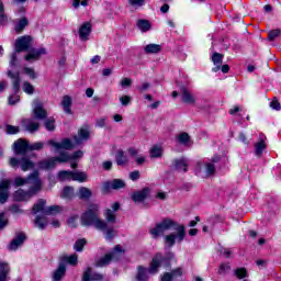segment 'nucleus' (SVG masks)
I'll return each mask as SVG.
<instances>
[{
	"label": "nucleus",
	"instance_id": "48",
	"mask_svg": "<svg viewBox=\"0 0 281 281\" xmlns=\"http://www.w3.org/2000/svg\"><path fill=\"white\" fill-rule=\"evenodd\" d=\"M281 31L280 30H273L268 33V41H276L278 36H280Z\"/></svg>",
	"mask_w": 281,
	"mask_h": 281
},
{
	"label": "nucleus",
	"instance_id": "15",
	"mask_svg": "<svg viewBox=\"0 0 281 281\" xmlns=\"http://www.w3.org/2000/svg\"><path fill=\"white\" fill-rule=\"evenodd\" d=\"M34 227H37V229H45L47 225H49V216L47 213H41L40 215L35 216L34 221Z\"/></svg>",
	"mask_w": 281,
	"mask_h": 281
},
{
	"label": "nucleus",
	"instance_id": "53",
	"mask_svg": "<svg viewBox=\"0 0 281 281\" xmlns=\"http://www.w3.org/2000/svg\"><path fill=\"white\" fill-rule=\"evenodd\" d=\"M104 217L108 223H115V213L113 212H106L104 214Z\"/></svg>",
	"mask_w": 281,
	"mask_h": 281
},
{
	"label": "nucleus",
	"instance_id": "16",
	"mask_svg": "<svg viewBox=\"0 0 281 281\" xmlns=\"http://www.w3.org/2000/svg\"><path fill=\"white\" fill-rule=\"evenodd\" d=\"M126 182L122 179H113L111 181H106L103 183L104 190H122V188H125Z\"/></svg>",
	"mask_w": 281,
	"mask_h": 281
},
{
	"label": "nucleus",
	"instance_id": "38",
	"mask_svg": "<svg viewBox=\"0 0 281 281\" xmlns=\"http://www.w3.org/2000/svg\"><path fill=\"white\" fill-rule=\"evenodd\" d=\"M74 187H65L61 192V199H74Z\"/></svg>",
	"mask_w": 281,
	"mask_h": 281
},
{
	"label": "nucleus",
	"instance_id": "64",
	"mask_svg": "<svg viewBox=\"0 0 281 281\" xmlns=\"http://www.w3.org/2000/svg\"><path fill=\"white\" fill-rule=\"evenodd\" d=\"M160 281H172V274L170 272L165 273Z\"/></svg>",
	"mask_w": 281,
	"mask_h": 281
},
{
	"label": "nucleus",
	"instance_id": "55",
	"mask_svg": "<svg viewBox=\"0 0 281 281\" xmlns=\"http://www.w3.org/2000/svg\"><path fill=\"white\" fill-rule=\"evenodd\" d=\"M45 212H63V206L60 205H52L48 206Z\"/></svg>",
	"mask_w": 281,
	"mask_h": 281
},
{
	"label": "nucleus",
	"instance_id": "18",
	"mask_svg": "<svg viewBox=\"0 0 281 281\" xmlns=\"http://www.w3.org/2000/svg\"><path fill=\"white\" fill-rule=\"evenodd\" d=\"M33 194H36V192H31V189H29V191H24L23 189H20L13 193V200L30 201Z\"/></svg>",
	"mask_w": 281,
	"mask_h": 281
},
{
	"label": "nucleus",
	"instance_id": "22",
	"mask_svg": "<svg viewBox=\"0 0 281 281\" xmlns=\"http://www.w3.org/2000/svg\"><path fill=\"white\" fill-rule=\"evenodd\" d=\"M102 278V274L93 273V270L89 267L83 271L82 281H100Z\"/></svg>",
	"mask_w": 281,
	"mask_h": 281
},
{
	"label": "nucleus",
	"instance_id": "54",
	"mask_svg": "<svg viewBox=\"0 0 281 281\" xmlns=\"http://www.w3.org/2000/svg\"><path fill=\"white\" fill-rule=\"evenodd\" d=\"M24 74H26V76H29L30 78H32V80H34V78H36V72L34 71L33 68H24Z\"/></svg>",
	"mask_w": 281,
	"mask_h": 281
},
{
	"label": "nucleus",
	"instance_id": "6",
	"mask_svg": "<svg viewBox=\"0 0 281 281\" xmlns=\"http://www.w3.org/2000/svg\"><path fill=\"white\" fill-rule=\"evenodd\" d=\"M13 184L15 188H21V186H31V192H40L43 183L41 182V178H38V171H33L29 177H15L13 180Z\"/></svg>",
	"mask_w": 281,
	"mask_h": 281
},
{
	"label": "nucleus",
	"instance_id": "46",
	"mask_svg": "<svg viewBox=\"0 0 281 281\" xmlns=\"http://www.w3.org/2000/svg\"><path fill=\"white\" fill-rule=\"evenodd\" d=\"M128 4L132 8H142V5H146V0H127Z\"/></svg>",
	"mask_w": 281,
	"mask_h": 281
},
{
	"label": "nucleus",
	"instance_id": "35",
	"mask_svg": "<svg viewBox=\"0 0 281 281\" xmlns=\"http://www.w3.org/2000/svg\"><path fill=\"white\" fill-rule=\"evenodd\" d=\"M47 205V200L40 199L33 205V212H45V206Z\"/></svg>",
	"mask_w": 281,
	"mask_h": 281
},
{
	"label": "nucleus",
	"instance_id": "40",
	"mask_svg": "<svg viewBox=\"0 0 281 281\" xmlns=\"http://www.w3.org/2000/svg\"><path fill=\"white\" fill-rule=\"evenodd\" d=\"M64 260H65V262H68V265L76 267V265H78V255L74 254L70 256H65Z\"/></svg>",
	"mask_w": 281,
	"mask_h": 281
},
{
	"label": "nucleus",
	"instance_id": "52",
	"mask_svg": "<svg viewBox=\"0 0 281 281\" xmlns=\"http://www.w3.org/2000/svg\"><path fill=\"white\" fill-rule=\"evenodd\" d=\"M171 278H181L183 276V270L181 268L173 269L171 272Z\"/></svg>",
	"mask_w": 281,
	"mask_h": 281
},
{
	"label": "nucleus",
	"instance_id": "20",
	"mask_svg": "<svg viewBox=\"0 0 281 281\" xmlns=\"http://www.w3.org/2000/svg\"><path fill=\"white\" fill-rule=\"evenodd\" d=\"M22 126L29 133H36V131H38V128H41V124L38 122H34V120H32V119L22 120Z\"/></svg>",
	"mask_w": 281,
	"mask_h": 281
},
{
	"label": "nucleus",
	"instance_id": "21",
	"mask_svg": "<svg viewBox=\"0 0 281 281\" xmlns=\"http://www.w3.org/2000/svg\"><path fill=\"white\" fill-rule=\"evenodd\" d=\"M91 22H85L79 29V38L80 41H89V34H91L92 30Z\"/></svg>",
	"mask_w": 281,
	"mask_h": 281
},
{
	"label": "nucleus",
	"instance_id": "63",
	"mask_svg": "<svg viewBox=\"0 0 281 281\" xmlns=\"http://www.w3.org/2000/svg\"><path fill=\"white\" fill-rule=\"evenodd\" d=\"M270 106L271 109H273L274 111H280L281 109V105H280V102L273 100L272 102H270Z\"/></svg>",
	"mask_w": 281,
	"mask_h": 281
},
{
	"label": "nucleus",
	"instance_id": "50",
	"mask_svg": "<svg viewBox=\"0 0 281 281\" xmlns=\"http://www.w3.org/2000/svg\"><path fill=\"white\" fill-rule=\"evenodd\" d=\"M8 226V217H5V213H0V229Z\"/></svg>",
	"mask_w": 281,
	"mask_h": 281
},
{
	"label": "nucleus",
	"instance_id": "8",
	"mask_svg": "<svg viewBox=\"0 0 281 281\" xmlns=\"http://www.w3.org/2000/svg\"><path fill=\"white\" fill-rule=\"evenodd\" d=\"M7 76L12 80L13 94L9 97V104L14 105L21 100L19 91H21V75L8 70Z\"/></svg>",
	"mask_w": 281,
	"mask_h": 281
},
{
	"label": "nucleus",
	"instance_id": "4",
	"mask_svg": "<svg viewBox=\"0 0 281 281\" xmlns=\"http://www.w3.org/2000/svg\"><path fill=\"white\" fill-rule=\"evenodd\" d=\"M90 137L89 130L80 128L78 131V136L74 137V142L69 138H64L60 143L50 139L47 142L48 146L54 148L55 153H60L61 150H71L75 146H80L83 142H87Z\"/></svg>",
	"mask_w": 281,
	"mask_h": 281
},
{
	"label": "nucleus",
	"instance_id": "34",
	"mask_svg": "<svg viewBox=\"0 0 281 281\" xmlns=\"http://www.w3.org/2000/svg\"><path fill=\"white\" fill-rule=\"evenodd\" d=\"M145 54H159L161 52V45L159 44H148L145 46Z\"/></svg>",
	"mask_w": 281,
	"mask_h": 281
},
{
	"label": "nucleus",
	"instance_id": "36",
	"mask_svg": "<svg viewBox=\"0 0 281 281\" xmlns=\"http://www.w3.org/2000/svg\"><path fill=\"white\" fill-rule=\"evenodd\" d=\"M72 181L85 183V181H87V173L82 171H72Z\"/></svg>",
	"mask_w": 281,
	"mask_h": 281
},
{
	"label": "nucleus",
	"instance_id": "57",
	"mask_svg": "<svg viewBox=\"0 0 281 281\" xmlns=\"http://www.w3.org/2000/svg\"><path fill=\"white\" fill-rule=\"evenodd\" d=\"M120 102L123 106H128V104L131 103V97L123 95L120 98Z\"/></svg>",
	"mask_w": 281,
	"mask_h": 281
},
{
	"label": "nucleus",
	"instance_id": "24",
	"mask_svg": "<svg viewBox=\"0 0 281 281\" xmlns=\"http://www.w3.org/2000/svg\"><path fill=\"white\" fill-rule=\"evenodd\" d=\"M92 195H93V192L91 191V189L86 188V187L79 188V190L77 192V196L81 201H89V199H91Z\"/></svg>",
	"mask_w": 281,
	"mask_h": 281
},
{
	"label": "nucleus",
	"instance_id": "44",
	"mask_svg": "<svg viewBox=\"0 0 281 281\" xmlns=\"http://www.w3.org/2000/svg\"><path fill=\"white\" fill-rule=\"evenodd\" d=\"M235 276L238 280H243V278H247V269L245 268H237L235 270Z\"/></svg>",
	"mask_w": 281,
	"mask_h": 281
},
{
	"label": "nucleus",
	"instance_id": "47",
	"mask_svg": "<svg viewBox=\"0 0 281 281\" xmlns=\"http://www.w3.org/2000/svg\"><path fill=\"white\" fill-rule=\"evenodd\" d=\"M85 245H87V240L86 239L77 240L75 246H74L75 251H82Z\"/></svg>",
	"mask_w": 281,
	"mask_h": 281
},
{
	"label": "nucleus",
	"instance_id": "2",
	"mask_svg": "<svg viewBox=\"0 0 281 281\" xmlns=\"http://www.w3.org/2000/svg\"><path fill=\"white\" fill-rule=\"evenodd\" d=\"M32 47V37L30 36H22L15 41V50L10 57V66L16 67V54L21 52H27L24 59L26 63H34L40 60L42 56L47 54V50L43 47L41 48H31Z\"/></svg>",
	"mask_w": 281,
	"mask_h": 281
},
{
	"label": "nucleus",
	"instance_id": "42",
	"mask_svg": "<svg viewBox=\"0 0 281 281\" xmlns=\"http://www.w3.org/2000/svg\"><path fill=\"white\" fill-rule=\"evenodd\" d=\"M205 172H206V177H212V175H214V172H216V166H214L213 162H206L205 164Z\"/></svg>",
	"mask_w": 281,
	"mask_h": 281
},
{
	"label": "nucleus",
	"instance_id": "7",
	"mask_svg": "<svg viewBox=\"0 0 281 281\" xmlns=\"http://www.w3.org/2000/svg\"><path fill=\"white\" fill-rule=\"evenodd\" d=\"M71 157L68 153H61L58 157H50L38 162L40 170H54L56 168V162L67 164Z\"/></svg>",
	"mask_w": 281,
	"mask_h": 281
},
{
	"label": "nucleus",
	"instance_id": "29",
	"mask_svg": "<svg viewBox=\"0 0 281 281\" xmlns=\"http://www.w3.org/2000/svg\"><path fill=\"white\" fill-rule=\"evenodd\" d=\"M61 106L64 109V112H66L68 115H71V97L64 95L61 100Z\"/></svg>",
	"mask_w": 281,
	"mask_h": 281
},
{
	"label": "nucleus",
	"instance_id": "25",
	"mask_svg": "<svg viewBox=\"0 0 281 281\" xmlns=\"http://www.w3.org/2000/svg\"><path fill=\"white\" fill-rule=\"evenodd\" d=\"M212 63L215 65L212 71H214V74H216V71H221V65H223V54L213 53Z\"/></svg>",
	"mask_w": 281,
	"mask_h": 281
},
{
	"label": "nucleus",
	"instance_id": "23",
	"mask_svg": "<svg viewBox=\"0 0 281 281\" xmlns=\"http://www.w3.org/2000/svg\"><path fill=\"white\" fill-rule=\"evenodd\" d=\"M181 95L184 104H195L196 99L194 98V94L188 90V88H181Z\"/></svg>",
	"mask_w": 281,
	"mask_h": 281
},
{
	"label": "nucleus",
	"instance_id": "49",
	"mask_svg": "<svg viewBox=\"0 0 281 281\" xmlns=\"http://www.w3.org/2000/svg\"><path fill=\"white\" fill-rule=\"evenodd\" d=\"M229 269H232L229 263H222V265H220L218 273L221 276H223V273H227V271H229Z\"/></svg>",
	"mask_w": 281,
	"mask_h": 281
},
{
	"label": "nucleus",
	"instance_id": "31",
	"mask_svg": "<svg viewBox=\"0 0 281 281\" xmlns=\"http://www.w3.org/2000/svg\"><path fill=\"white\" fill-rule=\"evenodd\" d=\"M265 148H267V144L265 143V138H261L259 142L255 144V155L257 157H262Z\"/></svg>",
	"mask_w": 281,
	"mask_h": 281
},
{
	"label": "nucleus",
	"instance_id": "19",
	"mask_svg": "<svg viewBox=\"0 0 281 281\" xmlns=\"http://www.w3.org/2000/svg\"><path fill=\"white\" fill-rule=\"evenodd\" d=\"M172 166L175 170H178V172H187L188 166H190V161L187 158H178L175 159L172 162Z\"/></svg>",
	"mask_w": 281,
	"mask_h": 281
},
{
	"label": "nucleus",
	"instance_id": "56",
	"mask_svg": "<svg viewBox=\"0 0 281 281\" xmlns=\"http://www.w3.org/2000/svg\"><path fill=\"white\" fill-rule=\"evenodd\" d=\"M69 227H77L78 225V216H71L68 218Z\"/></svg>",
	"mask_w": 281,
	"mask_h": 281
},
{
	"label": "nucleus",
	"instance_id": "26",
	"mask_svg": "<svg viewBox=\"0 0 281 281\" xmlns=\"http://www.w3.org/2000/svg\"><path fill=\"white\" fill-rule=\"evenodd\" d=\"M10 265L0 262V281L10 280Z\"/></svg>",
	"mask_w": 281,
	"mask_h": 281
},
{
	"label": "nucleus",
	"instance_id": "33",
	"mask_svg": "<svg viewBox=\"0 0 281 281\" xmlns=\"http://www.w3.org/2000/svg\"><path fill=\"white\" fill-rule=\"evenodd\" d=\"M161 155H164V149L161 148V146L159 145H155L154 147H151V149L149 150V157L151 159H159V157H161Z\"/></svg>",
	"mask_w": 281,
	"mask_h": 281
},
{
	"label": "nucleus",
	"instance_id": "5",
	"mask_svg": "<svg viewBox=\"0 0 281 281\" xmlns=\"http://www.w3.org/2000/svg\"><path fill=\"white\" fill-rule=\"evenodd\" d=\"M161 262H164V256L161 254H157L150 261L149 268L146 269L143 266H138L136 280L137 281H148V273L155 276V273H159V267H161Z\"/></svg>",
	"mask_w": 281,
	"mask_h": 281
},
{
	"label": "nucleus",
	"instance_id": "13",
	"mask_svg": "<svg viewBox=\"0 0 281 281\" xmlns=\"http://www.w3.org/2000/svg\"><path fill=\"white\" fill-rule=\"evenodd\" d=\"M13 150L16 155H22L25 157L27 155V150H30V142L19 139L13 144Z\"/></svg>",
	"mask_w": 281,
	"mask_h": 281
},
{
	"label": "nucleus",
	"instance_id": "41",
	"mask_svg": "<svg viewBox=\"0 0 281 281\" xmlns=\"http://www.w3.org/2000/svg\"><path fill=\"white\" fill-rule=\"evenodd\" d=\"M22 91H24V93H27V95H33L34 86H32V83H30L29 81H25L22 86Z\"/></svg>",
	"mask_w": 281,
	"mask_h": 281
},
{
	"label": "nucleus",
	"instance_id": "11",
	"mask_svg": "<svg viewBox=\"0 0 281 281\" xmlns=\"http://www.w3.org/2000/svg\"><path fill=\"white\" fill-rule=\"evenodd\" d=\"M9 166H11V168H19L20 166L23 172H27V170H32V168H34V162L26 157H22L20 160L16 158H10Z\"/></svg>",
	"mask_w": 281,
	"mask_h": 281
},
{
	"label": "nucleus",
	"instance_id": "45",
	"mask_svg": "<svg viewBox=\"0 0 281 281\" xmlns=\"http://www.w3.org/2000/svg\"><path fill=\"white\" fill-rule=\"evenodd\" d=\"M56 120L48 119L45 121V128L46 131H55L56 130Z\"/></svg>",
	"mask_w": 281,
	"mask_h": 281
},
{
	"label": "nucleus",
	"instance_id": "10",
	"mask_svg": "<svg viewBox=\"0 0 281 281\" xmlns=\"http://www.w3.org/2000/svg\"><path fill=\"white\" fill-rule=\"evenodd\" d=\"M122 252H123L122 246L116 245L112 252L105 255L103 258H101L97 262V267H106V265H111V260H119L120 259V255Z\"/></svg>",
	"mask_w": 281,
	"mask_h": 281
},
{
	"label": "nucleus",
	"instance_id": "43",
	"mask_svg": "<svg viewBox=\"0 0 281 281\" xmlns=\"http://www.w3.org/2000/svg\"><path fill=\"white\" fill-rule=\"evenodd\" d=\"M44 146H45V143L43 142H37L33 144L29 143V150H43Z\"/></svg>",
	"mask_w": 281,
	"mask_h": 281
},
{
	"label": "nucleus",
	"instance_id": "62",
	"mask_svg": "<svg viewBox=\"0 0 281 281\" xmlns=\"http://www.w3.org/2000/svg\"><path fill=\"white\" fill-rule=\"evenodd\" d=\"M133 85V80H131L130 78H124L121 81V87H131Z\"/></svg>",
	"mask_w": 281,
	"mask_h": 281
},
{
	"label": "nucleus",
	"instance_id": "14",
	"mask_svg": "<svg viewBox=\"0 0 281 281\" xmlns=\"http://www.w3.org/2000/svg\"><path fill=\"white\" fill-rule=\"evenodd\" d=\"M10 198V180H2L0 182V205L8 202Z\"/></svg>",
	"mask_w": 281,
	"mask_h": 281
},
{
	"label": "nucleus",
	"instance_id": "59",
	"mask_svg": "<svg viewBox=\"0 0 281 281\" xmlns=\"http://www.w3.org/2000/svg\"><path fill=\"white\" fill-rule=\"evenodd\" d=\"M83 153L81 150L75 151L72 155L68 156L70 157L69 161H71V159H80V157H82Z\"/></svg>",
	"mask_w": 281,
	"mask_h": 281
},
{
	"label": "nucleus",
	"instance_id": "37",
	"mask_svg": "<svg viewBox=\"0 0 281 281\" xmlns=\"http://www.w3.org/2000/svg\"><path fill=\"white\" fill-rule=\"evenodd\" d=\"M29 23L30 22L27 21V18H22L21 20H19L18 24L15 25V32L18 33L23 32V30L27 27Z\"/></svg>",
	"mask_w": 281,
	"mask_h": 281
},
{
	"label": "nucleus",
	"instance_id": "51",
	"mask_svg": "<svg viewBox=\"0 0 281 281\" xmlns=\"http://www.w3.org/2000/svg\"><path fill=\"white\" fill-rule=\"evenodd\" d=\"M7 133L9 135H16V133H19V126L7 125Z\"/></svg>",
	"mask_w": 281,
	"mask_h": 281
},
{
	"label": "nucleus",
	"instance_id": "32",
	"mask_svg": "<svg viewBox=\"0 0 281 281\" xmlns=\"http://www.w3.org/2000/svg\"><path fill=\"white\" fill-rule=\"evenodd\" d=\"M136 25L138 30H140V32L143 33L148 32V30L153 27V25L150 24V21L144 20V19L137 20Z\"/></svg>",
	"mask_w": 281,
	"mask_h": 281
},
{
	"label": "nucleus",
	"instance_id": "60",
	"mask_svg": "<svg viewBox=\"0 0 281 281\" xmlns=\"http://www.w3.org/2000/svg\"><path fill=\"white\" fill-rule=\"evenodd\" d=\"M100 210V205L95 203H90L88 206V212H98Z\"/></svg>",
	"mask_w": 281,
	"mask_h": 281
},
{
	"label": "nucleus",
	"instance_id": "39",
	"mask_svg": "<svg viewBox=\"0 0 281 281\" xmlns=\"http://www.w3.org/2000/svg\"><path fill=\"white\" fill-rule=\"evenodd\" d=\"M178 142H179V144H182V146H189L190 145V135H188V133L179 134Z\"/></svg>",
	"mask_w": 281,
	"mask_h": 281
},
{
	"label": "nucleus",
	"instance_id": "28",
	"mask_svg": "<svg viewBox=\"0 0 281 281\" xmlns=\"http://www.w3.org/2000/svg\"><path fill=\"white\" fill-rule=\"evenodd\" d=\"M59 181H74V171L71 170H61L57 175Z\"/></svg>",
	"mask_w": 281,
	"mask_h": 281
},
{
	"label": "nucleus",
	"instance_id": "9",
	"mask_svg": "<svg viewBox=\"0 0 281 281\" xmlns=\"http://www.w3.org/2000/svg\"><path fill=\"white\" fill-rule=\"evenodd\" d=\"M151 193L153 189L145 187L142 190L133 192L131 199L134 201V203H136V205H142V203H146V201L150 199Z\"/></svg>",
	"mask_w": 281,
	"mask_h": 281
},
{
	"label": "nucleus",
	"instance_id": "12",
	"mask_svg": "<svg viewBox=\"0 0 281 281\" xmlns=\"http://www.w3.org/2000/svg\"><path fill=\"white\" fill-rule=\"evenodd\" d=\"M33 114L35 120H45L47 117V111L43 108V102L38 99L33 101Z\"/></svg>",
	"mask_w": 281,
	"mask_h": 281
},
{
	"label": "nucleus",
	"instance_id": "61",
	"mask_svg": "<svg viewBox=\"0 0 281 281\" xmlns=\"http://www.w3.org/2000/svg\"><path fill=\"white\" fill-rule=\"evenodd\" d=\"M139 177H140L139 171H132V172L130 173V179H131L132 181H137V180L139 179Z\"/></svg>",
	"mask_w": 281,
	"mask_h": 281
},
{
	"label": "nucleus",
	"instance_id": "30",
	"mask_svg": "<svg viewBox=\"0 0 281 281\" xmlns=\"http://www.w3.org/2000/svg\"><path fill=\"white\" fill-rule=\"evenodd\" d=\"M66 271H67V268L65 267V263L59 265V267L57 268V270L53 276V281L63 280V277L65 276Z\"/></svg>",
	"mask_w": 281,
	"mask_h": 281
},
{
	"label": "nucleus",
	"instance_id": "3",
	"mask_svg": "<svg viewBox=\"0 0 281 281\" xmlns=\"http://www.w3.org/2000/svg\"><path fill=\"white\" fill-rule=\"evenodd\" d=\"M81 225L85 227H94L100 232H104L106 240H113L117 236V231L113 227L108 228L106 222L100 218L95 212H86L81 216Z\"/></svg>",
	"mask_w": 281,
	"mask_h": 281
},
{
	"label": "nucleus",
	"instance_id": "1",
	"mask_svg": "<svg viewBox=\"0 0 281 281\" xmlns=\"http://www.w3.org/2000/svg\"><path fill=\"white\" fill-rule=\"evenodd\" d=\"M168 229H173L175 232H178V234L165 236L166 245L173 247L176 240L178 243H183V238H186V226L178 224L171 218L162 220L149 231V234H151L153 238H159V236H161L164 232H168Z\"/></svg>",
	"mask_w": 281,
	"mask_h": 281
},
{
	"label": "nucleus",
	"instance_id": "17",
	"mask_svg": "<svg viewBox=\"0 0 281 281\" xmlns=\"http://www.w3.org/2000/svg\"><path fill=\"white\" fill-rule=\"evenodd\" d=\"M26 238L25 233H18L9 245V249L11 251H16V249H19V247L25 243Z\"/></svg>",
	"mask_w": 281,
	"mask_h": 281
},
{
	"label": "nucleus",
	"instance_id": "58",
	"mask_svg": "<svg viewBox=\"0 0 281 281\" xmlns=\"http://www.w3.org/2000/svg\"><path fill=\"white\" fill-rule=\"evenodd\" d=\"M138 91L143 93V91H148L150 89V83L148 82H143L140 86L137 87Z\"/></svg>",
	"mask_w": 281,
	"mask_h": 281
},
{
	"label": "nucleus",
	"instance_id": "27",
	"mask_svg": "<svg viewBox=\"0 0 281 281\" xmlns=\"http://www.w3.org/2000/svg\"><path fill=\"white\" fill-rule=\"evenodd\" d=\"M115 161L117 166H126L128 164V156L124 154V150L119 149L115 155Z\"/></svg>",
	"mask_w": 281,
	"mask_h": 281
}]
</instances>
